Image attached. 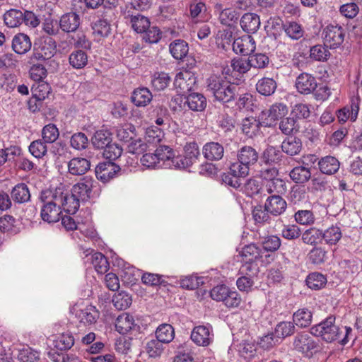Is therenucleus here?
<instances>
[{"instance_id":"1","label":"nucleus","mask_w":362,"mask_h":362,"mask_svg":"<svg viewBox=\"0 0 362 362\" xmlns=\"http://www.w3.org/2000/svg\"><path fill=\"white\" fill-rule=\"evenodd\" d=\"M259 159V153L253 147L244 146L237 153V161L232 163L229 170L221 175L222 181L234 189L241 187V179L249 175L250 168Z\"/></svg>"},{"instance_id":"2","label":"nucleus","mask_w":362,"mask_h":362,"mask_svg":"<svg viewBox=\"0 0 362 362\" xmlns=\"http://www.w3.org/2000/svg\"><path fill=\"white\" fill-rule=\"evenodd\" d=\"M206 88L215 100L223 103L234 101L240 88L228 81L226 77L211 76L206 81Z\"/></svg>"},{"instance_id":"3","label":"nucleus","mask_w":362,"mask_h":362,"mask_svg":"<svg viewBox=\"0 0 362 362\" xmlns=\"http://www.w3.org/2000/svg\"><path fill=\"white\" fill-rule=\"evenodd\" d=\"M335 317L328 316L325 320L311 327V333L315 337H320L327 343L338 341L343 334V327L335 325Z\"/></svg>"},{"instance_id":"4","label":"nucleus","mask_w":362,"mask_h":362,"mask_svg":"<svg viewBox=\"0 0 362 362\" xmlns=\"http://www.w3.org/2000/svg\"><path fill=\"white\" fill-rule=\"evenodd\" d=\"M293 349L304 356H313L320 349V340L315 337L311 330L300 332L293 339Z\"/></svg>"},{"instance_id":"5","label":"nucleus","mask_w":362,"mask_h":362,"mask_svg":"<svg viewBox=\"0 0 362 362\" xmlns=\"http://www.w3.org/2000/svg\"><path fill=\"white\" fill-rule=\"evenodd\" d=\"M56 42L52 38L40 39L34 44L33 53L30 57L31 62L33 63L35 60H49L56 53Z\"/></svg>"},{"instance_id":"6","label":"nucleus","mask_w":362,"mask_h":362,"mask_svg":"<svg viewBox=\"0 0 362 362\" xmlns=\"http://www.w3.org/2000/svg\"><path fill=\"white\" fill-rule=\"evenodd\" d=\"M322 36L325 45L336 49L343 43L345 30L341 25L330 24L324 28Z\"/></svg>"},{"instance_id":"7","label":"nucleus","mask_w":362,"mask_h":362,"mask_svg":"<svg viewBox=\"0 0 362 362\" xmlns=\"http://www.w3.org/2000/svg\"><path fill=\"white\" fill-rule=\"evenodd\" d=\"M200 156L199 146L195 142H190L184 148V155L176 156L177 169H185L192 165Z\"/></svg>"},{"instance_id":"8","label":"nucleus","mask_w":362,"mask_h":362,"mask_svg":"<svg viewBox=\"0 0 362 362\" xmlns=\"http://www.w3.org/2000/svg\"><path fill=\"white\" fill-rule=\"evenodd\" d=\"M288 112L287 106L282 103L273 104L269 110L259 114V119L263 121L264 127H270L275 121L284 117Z\"/></svg>"},{"instance_id":"9","label":"nucleus","mask_w":362,"mask_h":362,"mask_svg":"<svg viewBox=\"0 0 362 362\" xmlns=\"http://www.w3.org/2000/svg\"><path fill=\"white\" fill-rule=\"evenodd\" d=\"M124 19L127 24L138 33H143L150 26L148 17L135 10H128L124 13Z\"/></svg>"},{"instance_id":"10","label":"nucleus","mask_w":362,"mask_h":362,"mask_svg":"<svg viewBox=\"0 0 362 362\" xmlns=\"http://www.w3.org/2000/svg\"><path fill=\"white\" fill-rule=\"evenodd\" d=\"M197 83L195 74L188 70L178 72L174 80V86L180 93L191 91Z\"/></svg>"},{"instance_id":"11","label":"nucleus","mask_w":362,"mask_h":362,"mask_svg":"<svg viewBox=\"0 0 362 362\" xmlns=\"http://www.w3.org/2000/svg\"><path fill=\"white\" fill-rule=\"evenodd\" d=\"M295 87L303 95L313 93L317 87L316 78L310 74L303 72L296 78Z\"/></svg>"},{"instance_id":"12","label":"nucleus","mask_w":362,"mask_h":362,"mask_svg":"<svg viewBox=\"0 0 362 362\" xmlns=\"http://www.w3.org/2000/svg\"><path fill=\"white\" fill-rule=\"evenodd\" d=\"M67 190L64 186H60L55 189H49L41 192L40 199L43 203H50L62 209V205L67 194Z\"/></svg>"},{"instance_id":"13","label":"nucleus","mask_w":362,"mask_h":362,"mask_svg":"<svg viewBox=\"0 0 362 362\" xmlns=\"http://www.w3.org/2000/svg\"><path fill=\"white\" fill-rule=\"evenodd\" d=\"M93 184L92 177L85 176L72 187L71 192L74 196H76L82 202H87L90 198Z\"/></svg>"},{"instance_id":"14","label":"nucleus","mask_w":362,"mask_h":362,"mask_svg":"<svg viewBox=\"0 0 362 362\" xmlns=\"http://www.w3.org/2000/svg\"><path fill=\"white\" fill-rule=\"evenodd\" d=\"M120 168L112 161L100 163L95 168L97 178L103 182H107L114 178L119 171Z\"/></svg>"},{"instance_id":"15","label":"nucleus","mask_w":362,"mask_h":362,"mask_svg":"<svg viewBox=\"0 0 362 362\" xmlns=\"http://www.w3.org/2000/svg\"><path fill=\"white\" fill-rule=\"evenodd\" d=\"M191 339L199 346H209L213 340L211 327L209 325H199L195 327L192 331Z\"/></svg>"},{"instance_id":"16","label":"nucleus","mask_w":362,"mask_h":362,"mask_svg":"<svg viewBox=\"0 0 362 362\" xmlns=\"http://www.w3.org/2000/svg\"><path fill=\"white\" fill-rule=\"evenodd\" d=\"M181 103H183L182 108L188 107L192 111L202 112L207 105L206 99L204 95L199 93H192L188 95L181 98Z\"/></svg>"},{"instance_id":"17","label":"nucleus","mask_w":362,"mask_h":362,"mask_svg":"<svg viewBox=\"0 0 362 362\" xmlns=\"http://www.w3.org/2000/svg\"><path fill=\"white\" fill-rule=\"evenodd\" d=\"M232 47L233 50L236 54H240L244 56H250L255 52L256 48L255 41L251 35H246L235 39Z\"/></svg>"},{"instance_id":"18","label":"nucleus","mask_w":362,"mask_h":362,"mask_svg":"<svg viewBox=\"0 0 362 362\" xmlns=\"http://www.w3.org/2000/svg\"><path fill=\"white\" fill-rule=\"evenodd\" d=\"M264 207L271 215L277 216L286 211L287 203L280 195L273 194L267 197Z\"/></svg>"},{"instance_id":"19","label":"nucleus","mask_w":362,"mask_h":362,"mask_svg":"<svg viewBox=\"0 0 362 362\" xmlns=\"http://www.w3.org/2000/svg\"><path fill=\"white\" fill-rule=\"evenodd\" d=\"M156 157L159 158L160 168H175L176 156H175L172 148L168 146H160L155 151Z\"/></svg>"},{"instance_id":"20","label":"nucleus","mask_w":362,"mask_h":362,"mask_svg":"<svg viewBox=\"0 0 362 362\" xmlns=\"http://www.w3.org/2000/svg\"><path fill=\"white\" fill-rule=\"evenodd\" d=\"M80 24V16L74 12H69L62 15L59 22L60 28L65 33L76 32Z\"/></svg>"},{"instance_id":"21","label":"nucleus","mask_w":362,"mask_h":362,"mask_svg":"<svg viewBox=\"0 0 362 362\" xmlns=\"http://www.w3.org/2000/svg\"><path fill=\"white\" fill-rule=\"evenodd\" d=\"M281 148L289 156H297L303 150V142L298 136H288L282 141Z\"/></svg>"},{"instance_id":"22","label":"nucleus","mask_w":362,"mask_h":362,"mask_svg":"<svg viewBox=\"0 0 362 362\" xmlns=\"http://www.w3.org/2000/svg\"><path fill=\"white\" fill-rule=\"evenodd\" d=\"M259 16L255 13H245L241 17L240 25L243 30L248 34L255 33L260 26Z\"/></svg>"},{"instance_id":"23","label":"nucleus","mask_w":362,"mask_h":362,"mask_svg":"<svg viewBox=\"0 0 362 362\" xmlns=\"http://www.w3.org/2000/svg\"><path fill=\"white\" fill-rule=\"evenodd\" d=\"M11 47L16 54H24L30 50L32 42L28 35L19 33L13 36Z\"/></svg>"},{"instance_id":"24","label":"nucleus","mask_w":362,"mask_h":362,"mask_svg":"<svg viewBox=\"0 0 362 362\" xmlns=\"http://www.w3.org/2000/svg\"><path fill=\"white\" fill-rule=\"evenodd\" d=\"M202 153L209 160H220L223 157L224 148L218 142H209L204 146Z\"/></svg>"},{"instance_id":"25","label":"nucleus","mask_w":362,"mask_h":362,"mask_svg":"<svg viewBox=\"0 0 362 362\" xmlns=\"http://www.w3.org/2000/svg\"><path fill=\"white\" fill-rule=\"evenodd\" d=\"M317 165L322 174L330 175L339 170L340 163L334 156H326L318 160Z\"/></svg>"},{"instance_id":"26","label":"nucleus","mask_w":362,"mask_h":362,"mask_svg":"<svg viewBox=\"0 0 362 362\" xmlns=\"http://www.w3.org/2000/svg\"><path fill=\"white\" fill-rule=\"evenodd\" d=\"M263 189V197L267 195L278 194L280 195L284 194L286 190V182L284 180L277 177L272 180L264 182L262 185Z\"/></svg>"},{"instance_id":"27","label":"nucleus","mask_w":362,"mask_h":362,"mask_svg":"<svg viewBox=\"0 0 362 362\" xmlns=\"http://www.w3.org/2000/svg\"><path fill=\"white\" fill-rule=\"evenodd\" d=\"M240 254L243 262L256 263L262 257L261 248L254 243L245 245Z\"/></svg>"},{"instance_id":"28","label":"nucleus","mask_w":362,"mask_h":362,"mask_svg":"<svg viewBox=\"0 0 362 362\" xmlns=\"http://www.w3.org/2000/svg\"><path fill=\"white\" fill-rule=\"evenodd\" d=\"M40 215L45 221L56 223L61 218L62 209L50 203H43Z\"/></svg>"},{"instance_id":"29","label":"nucleus","mask_w":362,"mask_h":362,"mask_svg":"<svg viewBox=\"0 0 362 362\" xmlns=\"http://www.w3.org/2000/svg\"><path fill=\"white\" fill-rule=\"evenodd\" d=\"M90 168V162L86 158L76 157L68 163L69 173L73 175H82Z\"/></svg>"},{"instance_id":"30","label":"nucleus","mask_w":362,"mask_h":362,"mask_svg":"<svg viewBox=\"0 0 362 362\" xmlns=\"http://www.w3.org/2000/svg\"><path fill=\"white\" fill-rule=\"evenodd\" d=\"M263 125V121L256 117H246L242 122V131L249 138L255 136L259 131L260 127Z\"/></svg>"},{"instance_id":"31","label":"nucleus","mask_w":362,"mask_h":362,"mask_svg":"<svg viewBox=\"0 0 362 362\" xmlns=\"http://www.w3.org/2000/svg\"><path fill=\"white\" fill-rule=\"evenodd\" d=\"M151 92L147 88H139L135 89L132 95V101L137 107H145L152 100Z\"/></svg>"},{"instance_id":"32","label":"nucleus","mask_w":362,"mask_h":362,"mask_svg":"<svg viewBox=\"0 0 362 362\" xmlns=\"http://www.w3.org/2000/svg\"><path fill=\"white\" fill-rule=\"evenodd\" d=\"M276 88L277 83L272 78L264 77L259 79L256 84L257 91L264 96L273 95Z\"/></svg>"},{"instance_id":"33","label":"nucleus","mask_w":362,"mask_h":362,"mask_svg":"<svg viewBox=\"0 0 362 362\" xmlns=\"http://www.w3.org/2000/svg\"><path fill=\"white\" fill-rule=\"evenodd\" d=\"M135 325L133 316L128 313H123L119 315L115 322L116 330L121 334H127Z\"/></svg>"},{"instance_id":"34","label":"nucleus","mask_w":362,"mask_h":362,"mask_svg":"<svg viewBox=\"0 0 362 362\" xmlns=\"http://www.w3.org/2000/svg\"><path fill=\"white\" fill-rule=\"evenodd\" d=\"M23 12L20 9L11 8L4 14V21L8 28H16L23 22Z\"/></svg>"},{"instance_id":"35","label":"nucleus","mask_w":362,"mask_h":362,"mask_svg":"<svg viewBox=\"0 0 362 362\" xmlns=\"http://www.w3.org/2000/svg\"><path fill=\"white\" fill-rule=\"evenodd\" d=\"M13 200L18 204L26 203L30 199L29 189L25 183H20L16 185L11 191Z\"/></svg>"},{"instance_id":"36","label":"nucleus","mask_w":362,"mask_h":362,"mask_svg":"<svg viewBox=\"0 0 362 362\" xmlns=\"http://www.w3.org/2000/svg\"><path fill=\"white\" fill-rule=\"evenodd\" d=\"M156 337L162 344H168L172 341L175 337L174 328L170 324H161L156 330Z\"/></svg>"},{"instance_id":"37","label":"nucleus","mask_w":362,"mask_h":362,"mask_svg":"<svg viewBox=\"0 0 362 362\" xmlns=\"http://www.w3.org/2000/svg\"><path fill=\"white\" fill-rule=\"evenodd\" d=\"M170 54L175 59H182L189 52L188 44L182 40H175L169 45Z\"/></svg>"},{"instance_id":"38","label":"nucleus","mask_w":362,"mask_h":362,"mask_svg":"<svg viewBox=\"0 0 362 362\" xmlns=\"http://www.w3.org/2000/svg\"><path fill=\"white\" fill-rule=\"evenodd\" d=\"M313 319V314L307 308L298 309L293 315V320L296 325L304 328L310 325Z\"/></svg>"},{"instance_id":"39","label":"nucleus","mask_w":362,"mask_h":362,"mask_svg":"<svg viewBox=\"0 0 362 362\" xmlns=\"http://www.w3.org/2000/svg\"><path fill=\"white\" fill-rule=\"evenodd\" d=\"M88 54L82 49L73 51L69 57V64L76 69L84 68L88 64Z\"/></svg>"},{"instance_id":"40","label":"nucleus","mask_w":362,"mask_h":362,"mask_svg":"<svg viewBox=\"0 0 362 362\" xmlns=\"http://www.w3.org/2000/svg\"><path fill=\"white\" fill-rule=\"evenodd\" d=\"M76 315L80 322L84 325H91L95 322L99 317L98 311L92 305L81 310Z\"/></svg>"},{"instance_id":"41","label":"nucleus","mask_w":362,"mask_h":362,"mask_svg":"<svg viewBox=\"0 0 362 362\" xmlns=\"http://www.w3.org/2000/svg\"><path fill=\"white\" fill-rule=\"evenodd\" d=\"M289 176L294 182L303 184L310 180L311 172L305 166H297L291 170Z\"/></svg>"},{"instance_id":"42","label":"nucleus","mask_w":362,"mask_h":362,"mask_svg":"<svg viewBox=\"0 0 362 362\" xmlns=\"http://www.w3.org/2000/svg\"><path fill=\"white\" fill-rule=\"evenodd\" d=\"M283 157L282 152L273 146H267L262 156L264 163L269 164H277L281 161Z\"/></svg>"},{"instance_id":"43","label":"nucleus","mask_w":362,"mask_h":362,"mask_svg":"<svg viewBox=\"0 0 362 362\" xmlns=\"http://www.w3.org/2000/svg\"><path fill=\"white\" fill-rule=\"evenodd\" d=\"M328 47L324 45H316L310 47V57L318 62H326L330 56V52L328 49Z\"/></svg>"},{"instance_id":"44","label":"nucleus","mask_w":362,"mask_h":362,"mask_svg":"<svg viewBox=\"0 0 362 362\" xmlns=\"http://www.w3.org/2000/svg\"><path fill=\"white\" fill-rule=\"evenodd\" d=\"M91 142L95 148H104L112 142L111 134L107 130H98L92 137Z\"/></svg>"},{"instance_id":"45","label":"nucleus","mask_w":362,"mask_h":362,"mask_svg":"<svg viewBox=\"0 0 362 362\" xmlns=\"http://www.w3.org/2000/svg\"><path fill=\"white\" fill-rule=\"evenodd\" d=\"M171 82V78L168 74L165 72H156L151 78V84L156 90H163Z\"/></svg>"},{"instance_id":"46","label":"nucleus","mask_w":362,"mask_h":362,"mask_svg":"<svg viewBox=\"0 0 362 362\" xmlns=\"http://www.w3.org/2000/svg\"><path fill=\"white\" fill-rule=\"evenodd\" d=\"M80 202H81V200L78 199L76 196H74L72 192H71V194L67 192L62 205V209L68 214H74L79 208Z\"/></svg>"},{"instance_id":"47","label":"nucleus","mask_w":362,"mask_h":362,"mask_svg":"<svg viewBox=\"0 0 362 362\" xmlns=\"http://www.w3.org/2000/svg\"><path fill=\"white\" fill-rule=\"evenodd\" d=\"M326 283V277L318 272L310 274L306 279L308 286L313 290H320L325 286Z\"/></svg>"},{"instance_id":"48","label":"nucleus","mask_w":362,"mask_h":362,"mask_svg":"<svg viewBox=\"0 0 362 362\" xmlns=\"http://www.w3.org/2000/svg\"><path fill=\"white\" fill-rule=\"evenodd\" d=\"M341 238V231L340 228L335 226H332L326 230L322 232V239H323L327 244L335 245Z\"/></svg>"},{"instance_id":"49","label":"nucleus","mask_w":362,"mask_h":362,"mask_svg":"<svg viewBox=\"0 0 362 362\" xmlns=\"http://www.w3.org/2000/svg\"><path fill=\"white\" fill-rule=\"evenodd\" d=\"M285 24L281 18L278 16L271 17L265 25L267 33H270L274 36L279 35L283 30H284Z\"/></svg>"},{"instance_id":"50","label":"nucleus","mask_w":362,"mask_h":362,"mask_svg":"<svg viewBox=\"0 0 362 362\" xmlns=\"http://www.w3.org/2000/svg\"><path fill=\"white\" fill-rule=\"evenodd\" d=\"M135 127L131 124H124L117 129V138L124 142L129 143L136 136Z\"/></svg>"},{"instance_id":"51","label":"nucleus","mask_w":362,"mask_h":362,"mask_svg":"<svg viewBox=\"0 0 362 362\" xmlns=\"http://www.w3.org/2000/svg\"><path fill=\"white\" fill-rule=\"evenodd\" d=\"M18 358L20 362H37L40 353L31 347H24L19 351Z\"/></svg>"},{"instance_id":"52","label":"nucleus","mask_w":362,"mask_h":362,"mask_svg":"<svg viewBox=\"0 0 362 362\" xmlns=\"http://www.w3.org/2000/svg\"><path fill=\"white\" fill-rule=\"evenodd\" d=\"M295 332V324L293 322L284 321L279 322L275 328V333L278 337L286 338L291 336Z\"/></svg>"},{"instance_id":"53","label":"nucleus","mask_w":362,"mask_h":362,"mask_svg":"<svg viewBox=\"0 0 362 362\" xmlns=\"http://www.w3.org/2000/svg\"><path fill=\"white\" fill-rule=\"evenodd\" d=\"M281 245V240L277 235H269L264 238L262 242L261 245L266 252H276L279 250Z\"/></svg>"},{"instance_id":"54","label":"nucleus","mask_w":362,"mask_h":362,"mask_svg":"<svg viewBox=\"0 0 362 362\" xmlns=\"http://www.w3.org/2000/svg\"><path fill=\"white\" fill-rule=\"evenodd\" d=\"M74 344V337L70 334H62L54 341V347L61 351L71 349Z\"/></svg>"},{"instance_id":"55","label":"nucleus","mask_w":362,"mask_h":362,"mask_svg":"<svg viewBox=\"0 0 362 362\" xmlns=\"http://www.w3.org/2000/svg\"><path fill=\"white\" fill-rule=\"evenodd\" d=\"M70 145L76 150L86 149L88 145V139L83 132L75 133L70 139Z\"/></svg>"},{"instance_id":"56","label":"nucleus","mask_w":362,"mask_h":362,"mask_svg":"<svg viewBox=\"0 0 362 362\" xmlns=\"http://www.w3.org/2000/svg\"><path fill=\"white\" fill-rule=\"evenodd\" d=\"M322 231L315 228L306 230L302 234V240L308 245H315L322 239Z\"/></svg>"},{"instance_id":"57","label":"nucleus","mask_w":362,"mask_h":362,"mask_svg":"<svg viewBox=\"0 0 362 362\" xmlns=\"http://www.w3.org/2000/svg\"><path fill=\"white\" fill-rule=\"evenodd\" d=\"M244 191L249 197L260 195L263 197V189L259 182L255 179H249L243 186Z\"/></svg>"},{"instance_id":"58","label":"nucleus","mask_w":362,"mask_h":362,"mask_svg":"<svg viewBox=\"0 0 362 362\" xmlns=\"http://www.w3.org/2000/svg\"><path fill=\"white\" fill-rule=\"evenodd\" d=\"M93 33L99 37H107L111 31L110 23L106 19H99L92 26Z\"/></svg>"},{"instance_id":"59","label":"nucleus","mask_w":362,"mask_h":362,"mask_svg":"<svg viewBox=\"0 0 362 362\" xmlns=\"http://www.w3.org/2000/svg\"><path fill=\"white\" fill-rule=\"evenodd\" d=\"M59 135V130L53 124L45 126L42 131V140L45 143L52 144L54 142L58 139Z\"/></svg>"},{"instance_id":"60","label":"nucleus","mask_w":362,"mask_h":362,"mask_svg":"<svg viewBox=\"0 0 362 362\" xmlns=\"http://www.w3.org/2000/svg\"><path fill=\"white\" fill-rule=\"evenodd\" d=\"M284 30L293 40H298L303 35V30L300 25L293 21L286 23Z\"/></svg>"},{"instance_id":"61","label":"nucleus","mask_w":362,"mask_h":362,"mask_svg":"<svg viewBox=\"0 0 362 362\" xmlns=\"http://www.w3.org/2000/svg\"><path fill=\"white\" fill-rule=\"evenodd\" d=\"M49 87L48 83L41 82H36L33 85L31 91L33 95V98L39 101L44 100L49 93Z\"/></svg>"},{"instance_id":"62","label":"nucleus","mask_w":362,"mask_h":362,"mask_svg":"<svg viewBox=\"0 0 362 362\" xmlns=\"http://www.w3.org/2000/svg\"><path fill=\"white\" fill-rule=\"evenodd\" d=\"M249 59L251 66L257 69H264L269 64V57L263 53L251 54Z\"/></svg>"},{"instance_id":"63","label":"nucleus","mask_w":362,"mask_h":362,"mask_svg":"<svg viewBox=\"0 0 362 362\" xmlns=\"http://www.w3.org/2000/svg\"><path fill=\"white\" fill-rule=\"evenodd\" d=\"M148 147V144L141 139H133L127 144V151L132 154L139 155L144 153Z\"/></svg>"},{"instance_id":"64","label":"nucleus","mask_w":362,"mask_h":362,"mask_svg":"<svg viewBox=\"0 0 362 362\" xmlns=\"http://www.w3.org/2000/svg\"><path fill=\"white\" fill-rule=\"evenodd\" d=\"M46 143L43 140L33 141L29 146V151L35 158H40L43 157L47 151Z\"/></svg>"}]
</instances>
